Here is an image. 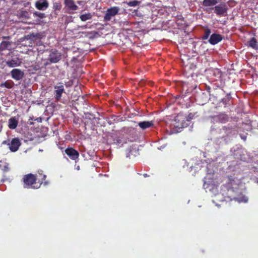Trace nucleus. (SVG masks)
<instances>
[{"mask_svg":"<svg viewBox=\"0 0 258 258\" xmlns=\"http://www.w3.org/2000/svg\"><path fill=\"white\" fill-rule=\"evenodd\" d=\"M33 16L35 17H37L40 19H43V18H44L45 17L44 13L39 12H35L33 13Z\"/></svg>","mask_w":258,"mask_h":258,"instance_id":"obj_27","label":"nucleus"},{"mask_svg":"<svg viewBox=\"0 0 258 258\" xmlns=\"http://www.w3.org/2000/svg\"><path fill=\"white\" fill-rule=\"evenodd\" d=\"M62 8L61 2L59 1L53 3L52 9L54 12L60 11Z\"/></svg>","mask_w":258,"mask_h":258,"instance_id":"obj_19","label":"nucleus"},{"mask_svg":"<svg viewBox=\"0 0 258 258\" xmlns=\"http://www.w3.org/2000/svg\"><path fill=\"white\" fill-rule=\"evenodd\" d=\"M207 98H206V100H205V101H203V102H201V104H202V105H204V104H205V103H206V102L207 101Z\"/></svg>","mask_w":258,"mask_h":258,"instance_id":"obj_37","label":"nucleus"},{"mask_svg":"<svg viewBox=\"0 0 258 258\" xmlns=\"http://www.w3.org/2000/svg\"><path fill=\"white\" fill-rule=\"evenodd\" d=\"M249 45L253 49H257V41L254 37L252 38L249 41Z\"/></svg>","mask_w":258,"mask_h":258,"instance_id":"obj_23","label":"nucleus"},{"mask_svg":"<svg viewBox=\"0 0 258 258\" xmlns=\"http://www.w3.org/2000/svg\"><path fill=\"white\" fill-rule=\"evenodd\" d=\"M92 15L91 13H88L87 14H85L83 15H81L80 16V18L82 21H86L87 20H90L92 18Z\"/></svg>","mask_w":258,"mask_h":258,"instance_id":"obj_25","label":"nucleus"},{"mask_svg":"<svg viewBox=\"0 0 258 258\" xmlns=\"http://www.w3.org/2000/svg\"><path fill=\"white\" fill-rule=\"evenodd\" d=\"M61 58V54L58 51L54 49L52 50L49 55L48 60L49 62H47L46 64H49L52 63H57Z\"/></svg>","mask_w":258,"mask_h":258,"instance_id":"obj_5","label":"nucleus"},{"mask_svg":"<svg viewBox=\"0 0 258 258\" xmlns=\"http://www.w3.org/2000/svg\"><path fill=\"white\" fill-rule=\"evenodd\" d=\"M132 15L133 17H142L143 16V15L140 13L139 12V11L137 10H135L132 14Z\"/></svg>","mask_w":258,"mask_h":258,"instance_id":"obj_28","label":"nucleus"},{"mask_svg":"<svg viewBox=\"0 0 258 258\" xmlns=\"http://www.w3.org/2000/svg\"><path fill=\"white\" fill-rule=\"evenodd\" d=\"M9 164L4 161L0 160V169L4 172H8L9 170Z\"/></svg>","mask_w":258,"mask_h":258,"instance_id":"obj_17","label":"nucleus"},{"mask_svg":"<svg viewBox=\"0 0 258 258\" xmlns=\"http://www.w3.org/2000/svg\"><path fill=\"white\" fill-rule=\"evenodd\" d=\"M21 63V59L18 57H15L10 60L6 61V64L10 68H14L20 66Z\"/></svg>","mask_w":258,"mask_h":258,"instance_id":"obj_14","label":"nucleus"},{"mask_svg":"<svg viewBox=\"0 0 258 258\" xmlns=\"http://www.w3.org/2000/svg\"><path fill=\"white\" fill-rule=\"evenodd\" d=\"M143 176H144V177H149V175H148L147 173H144V174H143Z\"/></svg>","mask_w":258,"mask_h":258,"instance_id":"obj_36","label":"nucleus"},{"mask_svg":"<svg viewBox=\"0 0 258 258\" xmlns=\"http://www.w3.org/2000/svg\"><path fill=\"white\" fill-rule=\"evenodd\" d=\"M139 3L140 2L137 1H132L128 2L127 5L130 7H135L137 6Z\"/></svg>","mask_w":258,"mask_h":258,"instance_id":"obj_29","label":"nucleus"},{"mask_svg":"<svg viewBox=\"0 0 258 258\" xmlns=\"http://www.w3.org/2000/svg\"><path fill=\"white\" fill-rule=\"evenodd\" d=\"M21 142L18 138H14L9 144L10 149L12 152L17 151L21 145Z\"/></svg>","mask_w":258,"mask_h":258,"instance_id":"obj_12","label":"nucleus"},{"mask_svg":"<svg viewBox=\"0 0 258 258\" xmlns=\"http://www.w3.org/2000/svg\"><path fill=\"white\" fill-rule=\"evenodd\" d=\"M64 4L70 14L74 13L75 11L78 9V7L75 4L73 0H64Z\"/></svg>","mask_w":258,"mask_h":258,"instance_id":"obj_7","label":"nucleus"},{"mask_svg":"<svg viewBox=\"0 0 258 258\" xmlns=\"http://www.w3.org/2000/svg\"><path fill=\"white\" fill-rule=\"evenodd\" d=\"M13 85H14V83L12 81L8 80L4 83H2L0 85V87H5L8 89H11L13 87Z\"/></svg>","mask_w":258,"mask_h":258,"instance_id":"obj_22","label":"nucleus"},{"mask_svg":"<svg viewBox=\"0 0 258 258\" xmlns=\"http://www.w3.org/2000/svg\"><path fill=\"white\" fill-rule=\"evenodd\" d=\"M6 0H0V2L2 1H5Z\"/></svg>","mask_w":258,"mask_h":258,"instance_id":"obj_40","label":"nucleus"},{"mask_svg":"<svg viewBox=\"0 0 258 258\" xmlns=\"http://www.w3.org/2000/svg\"><path fill=\"white\" fill-rule=\"evenodd\" d=\"M61 84L59 86H54V92L55 93V98L56 101H59L61 97L62 93L64 92V87L62 85V83H59Z\"/></svg>","mask_w":258,"mask_h":258,"instance_id":"obj_10","label":"nucleus"},{"mask_svg":"<svg viewBox=\"0 0 258 258\" xmlns=\"http://www.w3.org/2000/svg\"><path fill=\"white\" fill-rule=\"evenodd\" d=\"M35 6L38 10L44 11L48 8L49 3L47 0H37Z\"/></svg>","mask_w":258,"mask_h":258,"instance_id":"obj_9","label":"nucleus"},{"mask_svg":"<svg viewBox=\"0 0 258 258\" xmlns=\"http://www.w3.org/2000/svg\"><path fill=\"white\" fill-rule=\"evenodd\" d=\"M220 131H224L227 136H229L232 134V127L228 126H223Z\"/></svg>","mask_w":258,"mask_h":258,"instance_id":"obj_24","label":"nucleus"},{"mask_svg":"<svg viewBox=\"0 0 258 258\" xmlns=\"http://www.w3.org/2000/svg\"><path fill=\"white\" fill-rule=\"evenodd\" d=\"M35 120H37L38 122H41V118H37Z\"/></svg>","mask_w":258,"mask_h":258,"instance_id":"obj_34","label":"nucleus"},{"mask_svg":"<svg viewBox=\"0 0 258 258\" xmlns=\"http://www.w3.org/2000/svg\"><path fill=\"white\" fill-rule=\"evenodd\" d=\"M211 122L213 123H225L229 120L228 115L224 113H220L218 115L210 116Z\"/></svg>","mask_w":258,"mask_h":258,"instance_id":"obj_3","label":"nucleus"},{"mask_svg":"<svg viewBox=\"0 0 258 258\" xmlns=\"http://www.w3.org/2000/svg\"><path fill=\"white\" fill-rule=\"evenodd\" d=\"M240 138L241 139H242L243 141H246V136L244 135L240 134Z\"/></svg>","mask_w":258,"mask_h":258,"instance_id":"obj_32","label":"nucleus"},{"mask_svg":"<svg viewBox=\"0 0 258 258\" xmlns=\"http://www.w3.org/2000/svg\"><path fill=\"white\" fill-rule=\"evenodd\" d=\"M212 74L213 76L215 77V80L220 79L221 78L222 75L221 71L218 69H214L212 71Z\"/></svg>","mask_w":258,"mask_h":258,"instance_id":"obj_20","label":"nucleus"},{"mask_svg":"<svg viewBox=\"0 0 258 258\" xmlns=\"http://www.w3.org/2000/svg\"><path fill=\"white\" fill-rule=\"evenodd\" d=\"M211 33V30L209 28L205 29V32L204 35L202 36V38L203 40H207Z\"/></svg>","mask_w":258,"mask_h":258,"instance_id":"obj_26","label":"nucleus"},{"mask_svg":"<svg viewBox=\"0 0 258 258\" xmlns=\"http://www.w3.org/2000/svg\"><path fill=\"white\" fill-rule=\"evenodd\" d=\"M217 3V0H204L202 5L204 7H211L215 6Z\"/></svg>","mask_w":258,"mask_h":258,"instance_id":"obj_18","label":"nucleus"},{"mask_svg":"<svg viewBox=\"0 0 258 258\" xmlns=\"http://www.w3.org/2000/svg\"><path fill=\"white\" fill-rule=\"evenodd\" d=\"M230 97L229 96H227L226 98H224L222 99V103L226 105L229 104V102L230 101Z\"/></svg>","mask_w":258,"mask_h":258,"instance_id":"obj_30","label":"nucleus"},{"mask_svg":"<svg viewBox=\"0 0 258 258\" xmlns=\"http://www.w3.org/2000/svg\"><path fill=\"white\" fill-rule=\"evenodd\" d=\"M227 11V8L225 5H219L214 8V12L218 16H224Z\"/></svg>","mask_w":258,"mask_h":258,"instance_id":"obj_13","label":"nucleus"},{"mask_svg":"<svg viewBox=\"0 0 258 258\" xmlns=\"http://www.w3.org/2000/svg\"><path fill=\"white\" fill-rule=\"evenodd\" d=\"M12 78L16 81L23 79L24 76V72L19 69H14L11 71Z\"/></svg>","mask_w":258,"mask_h":258,"instance_id":"obj_6","label":"nucleus"},{"mask_svg":"<svg viewBox=\"0 0 258 258\" xmlns=\"http://www.w3.org/2000/svg\"><path fill=\"white\" fill-rule=\"evenodd\" d=\"M2 128H3V125H2L1 121H0V132L2 131Z\"/></svg>","mask_w":258,"mask_h":258,"instance_id":"obj_35","label":"nucleus"},{"mask_svg":"<svg viewBox=\"0 0 258 258\" xmlns=\"http://www.w3.org/2000/svg\"><path fill=\"white\" fill-rule=\"evenodd\" d=\"M154 125L153 121H144L140 122L138 125L143 130H145L153 126Z\"/></svg>","mask_w":258,"mask_h":258,"instance_id":"obj_15","label":"nucleus"},{"mask_svg":"<svg viewBox=\"0 0 258 258\" xmlns=\"http://www.w3.org/2000/svg\"><path fill=\"white\" fill-rule=\"evenodd\" d=\"M37 175L32 173L24 175L22 179L23 187L28 189H38L40 187L43 183L45 185L48 184V182L45 180L46 175H42L43 177L41 179H38V181H37Z\"/></svg>","mask_w":258,"mask_h":258,"instance_id":"obj_2","label":"nucleus"},{"mask_svg":"<svg viewBox=\"0 0 258 258\" xmlns=\"http://www.w3.org/2000/svg\"><path fill=\"white\" fill-rule=\"evenodd\" d=\"M18 124V120L15 117H12L9 119L8 126L10 129H15Z\"/></svg>","mask_w":258,"mask_h":258,"instance_id":"obj_16","label":"nucleus"},{"mask_svg":"<svg viewBox=\"0 0 258 258\" xmlns=\"http://www.w3.org/2000/svg\"><path fill=\"white\" fill-rule=\"evenodd\" d=\"M66 154L73 160H76L79 158V152L72 147H68L65 150Z\"/></svg>","mask_w":258,"mask_h":258,"instance_id":"obj_8","label":"nucleus"},{"mask_svg":"<svg viewBox=\"0 0 258 258\" xmlns=\"http://www.w3.org/2000/svg\"><path fill=\"white\" fill-rule=\"evenodd\" d=\"M223 39L222 35L217 33L212 34L209 39V42L212 45H216Z\"/></svg>","mask_w":258,"mask_h":258,"instance_id":"obj_11","label":"nucleus"},{"mask_svg":"<svg viewBox=\"0 0 258 258\" xmlns=\"http://www.w3.org/2000/svg\"><path fill=\"white\" fill-rule=\"evenodd\" d=\"M33 124V123L32 122H30L29 123V124H30V125H32V124Z\"/></svg>","mask_w":258,"mask_h":258,"instance_id":"obj_39","label":"nucleus"},{"mask_svg":"<svg viewBox=\"0 0 258 258\" xmlns=\"http://www.w3.org/2000/svg\"><path fill=\"white\" fill-rule=\"evenodd\" d=\"M35 175L38 176L37 181H38V179H41L43 177L42 175H45L43 174L42 171H41V172H38V174Z\"/></svg>","mask_w":258,"mask_h":258,"instance_id":"obj_31","label":"nucleus"},{"mask_svg":"<svg viewBox=\"0 0 258 258\" xmlns=\"http://www.w3.org/2000/svg\"><path fill=\"white\" fill-rule=\"evenodd\" d=\"M119 8L118 7H113L107 10L104 16V20L106 22L110 21L113 17L118 14Z\"/></svg>","mask_w":258,"mask_h":258,"instance_id":"obj_4","label":"nucleus"},{"mask_svg":"<svg viewBox=\"0 0 258 258\" xmlns=\"http://www.w3.org/2000/svg\"><path fill=\"white\" fill-rule=\"evenodd\" d=\"M205 96H206V95L204 93H203L202 95H201L200 97L201 98H203Z\"/></svg>","mask_w":258,"mask_h":258,"instance_id":"obj_38","label":"nucleus"},{"mask_svg":"<svg viewBox=\"0 0 258 258\" xmlns=\"http://www.w3.org/2000/svg\"><path fill=\"white\" fill-rule=\"evenodd\" d=\"M187 120L186 116L182 113L178 114L173 119L170 116H167L164 119V122L166 126L168 127L169 130L167 127H166L165 130L169 134L180 132L182 128L187 126L186 121Z\"/></svg>","mask_w":258,"mask_h":258,"instance_id":"obj_1","label":"nucleus"},{"mask_svg":"<svg viewBox=\"0 0 258 258\" xmlns=\"http://www.w3.org/2000/svg\"><path fill=\"white\" fill-rule=\"evenodd\" d=\"M243 199H244L243 200H241V201H243V202H244L245 203L247 202L248 199L246 198H245V197H243Z\"/></svg>","mask_w":258,"mask_h":258,"instance_id":"obj_33","label":"nucleus"},{"mask_svg":"<svg viewBox=\"0 0 258 258\" xmlns=\"http://www.w3.org/2000/svg\"><path fill=\"white\" fill-rule=\"evenodd\" d=\"M11 44V43L9 41H3L0 44V51L6 50Z\"/></svg>","mask_w":258,"mask_h":258,"instance_id":"obj_21","label":"nucleus"}]
</instances>
